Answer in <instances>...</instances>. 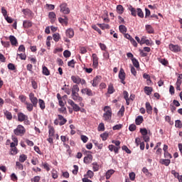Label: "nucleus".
<instances>
[{
	"instance_id": "46",
	"label": "nucleus",
	"mask_w": 182,
	"mask_h": 182,
	"mask_svg": "<svg viewBox=\"0 0 182 182\" xmlns=\"http://www.w3.org/2000/svg\"><path fill=\"white\" fill-rule=\"evenodd\" d=\"M18 99L21 100L22 103H24V105L27 102H26V96L21 95H19Z\"/></svg>"
},
{
	"instance_id": "29",
	"label": "nucleus",
	"mask_w": 182,
	"mask_h": 182,
	"mask_svg": "<svg viewBox=\"0 0 182 182\" xmlns=\"http://www.w3.org/2000/svg\"><path fill=\"white\" fill-rule=\"evenodd\" d=\"M129 11H130L132 16H137V11L133 7V6H129Z\"/></svg>"
},
{
	"instance_id": "45",
	"label": "nucleus",
	"mask_w": 182,
	"mask_h": 182,
	"mask_svg": "<svg viewBox=\"0 0 182 182\" xmlns=\"http://www.w3.org/2000/svg\"><path fill=\"white\" fill-rule=\"evenodd\" d=\"M11 154L12 156H15V154H18V148H16V146L11 147Z\"/></svg>"
},
{
	"instance_id": "26",
	"label": "nucleus",
	"mask_w": 182,
	"mask_h": 182,
	"mask_svg": "<svg viewBox=\"0 0 182 182\" xmlns=\"http://www.w3.org/2000/svg\"><path fill=\"white\" fill-rule=\"evenodd\" d=\"M144 93H146L147 96H150V95H151V92H153V87L146 86L144 88Z\"/></svg>"
},
{
	"instance_id": "50",
	"label": "nucleus",
	"mask_w": 182,
	"mask_h": 182,
	"mask_svg": "<svg viewBox=\"0 0 182 182\" xmlns=\"http://www.w3.org/2000/svg\"><path fill=\"white\" fill-rule=\"evenodd\" d=\"M118 114H120L121 117L124 116V106H122L119 111L118 112Z\"/></svg>"
},
{
	"instance_id": "23",
	"label": "nucleus",
	"mask_w": 182,
	"mask_h": 182,
	"mask_svg": "<svg viewBox=\"0 0 182 182\" xmlns=\"http://www.w3.org/2000/svg\"><path fill=\"white\" fill-rule=\"evenodd\" d=\"M27 115H26L25 114L20 112L18 114V122H23V120H25L26 119H27Z\"/></svg>"
},
{
	"instance_id": "60",
	"label": "nucleus",
	"mask_w": 182,
	"mask_h": 182,
	"mask_svg": "<svg viewBox=\"0 0 182 182\" xmlns=\"http://www.w3.org/2000/svg\"><path fill=\"white\" fill-rule=\"evenodd\" d=\"M70 51L68 50H65L64 52H63V56L64 58H70Z\"/></svg>"
},
{
	"instance_id": "52",
	"label": "nucleus",
	"mask_w": 182,
	"mask_h": 182,
	"mask_svg": "<svg viewBox=\"0 0 182 182\" xmlns=\"http://www.w3.org/2000/svg\"><path fill=\"white\" fill-rule=\"evenodd\" d=\"M136 129H137V127L134 124H132L129 127V132H134V130H136Z\"/></svg>"
},
{
	"instance_id": "48",
	"label": "nucleus",
	"mask_w": 182,
	"mask_h": 182,
	"mask_svg": "<svg viewBox=\"0 0 182 182\" xmlns=\"http://www.w3.org/2000/svg\"><path fill=\"white\" fill-rule=\"evenodd\" d=\"M98 132H105V124L104 123H100L98 125Z\"/></svg>"
},
{
	"instance_id": "42",
	"label": "nucleus",
	"mask_w": 182,
	"mask_h": 182,
	"mask_svg": "<svg viewBox=\"0 0 182 182\" xmlns=\"http://www.w3.org/2000/svg\"><path fill=\"white\" fill-rule=\"evenodd\" d=\"M4 115L7 120H12V113L9 112V111L4 112Z\"/></svg>"
},
{
	"instance_id": "36",
	"label": "nucleus",
	"mask_w": 182,
	"mask_h": 182,
	"mask_svg": "<svg viewBox=\"0 0 182 182\" xmlns=\"http://www.w3.org/2000/svg\"><path fill=\"white\" fill-rule=\"evenodd\" d=\"M119 32H121V33L124 34V33H126V32H127V28L124 25H120L119 26Z\"/></svg>"
},
{
	"instance_id": "5",
	"label": "nucleus",
	"mask_w": 182,
	"mask_h": 182,
	"mask_svg": "<svg viewBox=\"0 0 182 182\" xmlns=\"http://www.w3.org/2000/svg\"><path fill=\"white\" fill-rule=\"evenodd\" d=\"M100 80H102V76L97 75L93 78L92 80L90 81V83L92 84V86H93V87H97L99 83H100Z\"/></svg>"
},
{
	"instance_id": "39",
	"label": "nucleus",
	"mask_w": 182,
	"mask_h": 182,
	"mask_svg": "<svg viewBox=\"0 0 182 182\" xmlns=\"http://www.w3.org/2000/svg\"><path fill=\"white\" fill-rule=\"evenodd\" d=\"M158 60L161 65H164V66H167L168 65V61L166 60L165 58H158Z\"/></svg>"
},
{
	"instance_id": "40",
	"label": "nucleus",
	"mask_w": 182,
	"mask_h": 182,
	"mask_svg": "<svg viewBox=\"0 0 182 182\" xmlns=\"http://www.w3.org/2000/svg\"><path fill=\"white\" fill-rule=\"evenodd\" d=\"M12 140L14 142L10 143L11 148L16 147V146L18 145V138H13Z\"/></svg>"
},
{
	"instance_id": "47",
	"label": "nucleus",
	"mask_w": 182,
	"mask_h": 182,
	"mask_svg": "<svg viewBox=\"0 0 182 182\" xmlns=\"http://www.w3.org/2000/svg\"><path fill=\"white\" fill-rule=\"evenodd\" d=\"M58 112H60V113H63V114H68V111L66 109V107H61V108H59Z\"/></svg>"
},
{
	"instance_id": "21",
	"label": "nucleus",
	"mask_w": 182,
	"mask_h": 182,
	"mask_svg": "<svg viewBox=\"0 0 182 182\" xmlns=\"http://www.w3.org/2000/svg\"><path fill=\"white\" fill-rule=\"evenodd\" d=\"M80 79L81 78L79 76H75V75L71 76V80L73 82V83H76L77 85L80 84Z\"/></svg>"
},
{
	"instance_id": "61",
	"label": "nucleus",
	"mask_w": 182,
	"mask_h": 182,
	"mask_svg": "<svg viewBox=\"0 0 182 182\" xmlns=\"http://www.w3.org/2000/svg\"><path fill=\"white\" fill-rule=\"evenodd\" d=\"M74 170H73V174H75V176H76V174H77V172L79 171V166H77V165H74Z\"/></svg>"
},
{
	"instance_id": "25",
	"label": "nucleus",
	"mask_w": 182,
	"mask_h": 182,
	"mask_svg": "<svg viewBox=\"0 0 182 182\" xmlns=\"http://www.w3.org/2000/svg\"><path fill=\"white\" fill-rule=\"evenodd\" d=\"M145 29L147 33H154V28H153V26H151V25H146Z\"/></svg>"
},
{
	"instance_id": "64",
	"label": "nucleus",
	"mask_w": 182,
	"mask_h": 182,
	"mask_svg": "<svg viewBox=\"0 0 182 182\" xmlns=\"http://www.w3.org/2000/svg\"><path fill=\"white\" fill-rule=\"evenodd\" d=\"M75 60H71L68 63V65L70 66V68H75Z\"/></svg>"
},
{
	"instance_id": "63",
	"label": "nucleus",
	"mask_w": 182,
	"mask_h": 182,
	"mask_svg": "<svg viewBox=\"0 0 182 182\" xmlns=\"http://www.w3.org/2000/svg\"><path fill=\"white\" fill-rule=\"evenodd\" d=\"M51 174H52L53 178H54V179H56V178H58V177H59V176L58 175V171H56L55 170L52 171Z\"/></svg>"
},
{
	"instance_id": "4",
	"label": "nucleus",
	"mask_w": 182,
	"mask_h": 182,
	"mask_svg": "<svg viewBox=\"0 0 182 182\" xmlns=\"http://www.w3.org/2000/svg\"><path fill=\"white\" fill-rule=\"evenodd\" d=\"M85 153L87 154V156L84 157V163H85V164H89L93 161V156L88 154L90 153V151H85Z\"/></svg>"
},
{
	"instance_id": "62",
	"label": "nucleus",
	"mask_w": 182,
	"mask_h": 182,
	"mask_svg": "<svg viewBox=\"0 0 182 182\" xmlns=\"http://www.w3.org/2000/svg\"><path fill=\"white\" fill-rule=\"evenodd\" d=\"M31 181H32V182H39V181H41V176H36L34 178H31Z\"/></svg>"
},
{
	"instance_id": "1",
	"label": "nucleus",
	"mask_w": 182,
	"mask_h": 182,
	"mask_svg": "<svg viewBox=\"0 0 182 182\" xmlns=\"http://www.w3.org/2000/svg\"><path fill=\"white\" fill-rule=\"evenodd\" d=\"M103 119L105 122H110L112 120V108L109 106H105L104 107Z\"/></svg>"
},
{
	"instance_id": "24",
	"label": "nucleus",
	"mask_w": 182,
	"mask_h": 182,
	"mask_svg": "<svg viewBox=\"0 0 182 182\" xmlns=\"http://www.w3.org/2000/svg\"><path fill=\"white\" fill-rule=\"evenodd\" d=\"M23 28H26V29L32 27V21H28V20L24 21L23 22Z\"/></svg>"
},
{
	"instance_id": "20",
	"label": "nucleus",
	"mask_w": 182,
	"mask_h": 182,
	"mask_svg": "<svg viewBox=\"0 0 182 182\" xmlns=\"http://www.w3.org/2000/svg\"><path fill=\"white\" fill-rule=\"evenodd\" d=\"M55 136V128L52 125L48 126V137H53Z\"/></svg>"
},
{
	"instance_id": "11",
	"label": "nucleus",
	"mask_w": 182,
	"mask_h": 182,
	"mask_svg": "<svg viewBox=\"0 0 182 182\" xmlns=\"http://www.w3.org/2000/svg\"><path fill=\"white\" fill-rule=\"evenodd\" d=\"M169 49L172 52L175 53L180 52V50H181V48H180V46H178V45L173 44H169Z\"/></svg>"
},
{
	"instance_id": "8",
	"label": "nucleus",
	"mask_w": 182,
	"mask_h": 182,
	"mask_svg": "<svg viewBox=\"0 0 182 182\" xmlns=\"http://www.w3.org/2000/svg\"><path fill=\"white\" fill-rule=\"evenodd\" d=\"M119 77L121 80V83L126 85V82H124L126 79V73H124V70H123V68H121L119 72Z\"/></svg>"
},
{
	"instance_id": "44",
	"label": "nucleus",
	"mask_w": 182,
	"mask_h": 182,
	"mask_svg": "<svg viewBox=\"0 0 182 182\" xmlns=\"http://www.w3.org/2000/svg\"><path fill=\"white\" fill-rule=\"evenodd\" d=\"M53 39L55 41V42H59L60 39V35L59 33H55L53 35Z\"/></svg>"
},
{
	"instance_id": "18",
	"label": "nucleus",
	"mask_w": 182,
	"mask_h": 182,
	"mask_svg": "<svg viewBox=\"0 0 182 182\" xmlns=\"http://www.w3.org/2000/svg\"><path fill=\"white\" fill-rule=\"evenodd\" d=\"M58 21L60 22V23H62V25H65V26H68L69 19L66 16H65L64 18L60 17L58 18Z\"/></svg>"
},
{
	"instance_id": "13",
	"label": "nucleus",
	"mask_w": 182,
	"mask_h": 182,
	"mask_svg": "<svg viewBox=\"0 0 182 182\" xmlns=\"http://www.w3.org/2000/svg\"><path fill=\"white\" fill-rule=\"evenodd\" d=\"M65 35L68 36V38H70V39H72L73 36H75V31L73 30V28H68L65 31Z\"/></svg>"
},
{
	"instance_id": "6",
	"label": "nucleus",
	"mask_w": 182,
	"mask_h": 182,
	"mask_svg": "<svg viewBox=\"0 0 182 182\" xmlns=\"http://www.w3.org/2000/svg\"><path fill=\"white\" fill-rule=\"evenodd\" d=\"M68 105H70V106H71L73 107L74 112H80V107H79V105H77L76 103H75V102H73V100L70 99L68 100Z\"/></svg>"
},
{
	"instance_id": "16",
	"label": "nucleus",
	"mask_w": 182,
	"mask_h": 182,
	"mask_svg": "<svg viewBox=\"0 0 182 182\" xmlns=\"http://www.w3.org/2000/svg\"><path fill=\"white\" fill-rule=\"evenodd\" d=\"M9 41L12 46H16L18 45V40L14 36H10Z\"/></svg>"
},
{
	"instance_id": "57",
	"label": "nucleus",
	"mask_w": 182,
	"mask_h": 182,
	"mask_svg": "<svg viewBox=\"0 0 182 182\" xmlns=\"http://www.w3.org/2000/svg\"><path fill=\"white\" fill-rule=\"evenodd\" d=\"M23 14H24L25 15H31V14H32V11H31V9H23L22 10Z\"/></svg>"
},
{
	"instance_id": "14",
	"label": "nucleus",
	"mask_w": 182,
	"mask_h": 182,
	"mask_svg": "<svg viewBox=\"0 0 182 182\" xmlns=\"http://www.w3.org/2000/svg\"><path fill=\"white\" fill-rule=\"evenodd\" d=\"M108 149L111 151H114L115 154H118L119 150H120V146L116 147V146H114V145L111 144V145L108 146Z\"/></svg>"
},
{
	"instance_id": "10",
	"label": "nucleus",
	"mask_w": 182,
	"mask_h": 182,
	"mask_svg": "<svg viewBox=\"0 0 182 182\" xmlns=\"http://www.w3.org/2000/svg\"><path fill=\"white\" fill-rule=\"evenodd\" d=\"M92 65L94 68H97L99 65V58L96 53L92 54Z\"/></svg>"
},
{
	"instance_id": "59",
	"label": "nucleus",
	"mask_w": 182,
	"mask_h": 182,
	"mask_svg": "<svg viewBox=\"0 0 182 182\" xmlns=\"http://www.w3.org/2000/svg\"><path fill=\"white\" fill-rule=\"evenodd\" d=\"M7 67L9 70H15L16 69V67L13 63H9Z\"/></svg>"
},
{
	"instance_id": "22",
	"label": "nucleus",
	"mask_w": 182,
	"mask_h": 182,
	"mask_svg": "<svg viewBox=\"0 0 182 182\" xmlns=\"http://www.w3.org/2000/svg\"><path fill=\"white\" fill-rule=\"evenodd\" d=\"M113 174H114V170L113 169L108 170L105 173L106 179L109 180L112 177V176H113Z\"/></svg>"
},
{
	"instance_id": "17",
	"label": "nucleus",
	"mask_w": 182,
	"mask_h": 182,
	"mask_svg": "<svg viewBox=\"0 0 182 182\" xmlns=\"http://www.w3.org/2000/svg\"><path fill=\"white\" fill-rule=\"evenodd\" d=\"M146 109V112L148 114H151L153 113V107L150 105V102H147L145 104Z\"/></svg>"
},
{
	"instance_id": "53",
	"label": "nucleus",
	"mask_w": 182,
	"mask_h": 182,
	"mask_svg": "<svg viewBox=\"0 0 182 182\" xmlns=\"http://www.w3.org/2000/svg\"><path fill=\"white\" fill-rule=\"evenodd\" d=\"M122 150L126 151V153H127V154H132V151L127 147V146H123L122 147Z\"/></svg>"
},
{
	"instance_id": "37",
	"label": "nucleus",
	"mask_w": 182,
	"mask_h": 182,
	"mask_svg": "<svg viewBox=\"0 0 182 182\" xmlns=\"http://www.w3.org/2000/svg\"><path fill=\"white\" fill-rule=\"evenodd\" d=\"M132 60L134 68H136V69H139V68H140V64L139 63V60H137V59L136 58H132Z\"/></svg>"
},
{
	"instance_id": "31",
	"label": "nucleus",
	"mask_w": 182,
	"mask_h": 182,
	"mask_svg": "<svg viewBox=\"0 0 182 182\" xmlns=\"http://www.w3.org/2000/svg\"><path fill=\"white\" fill-rule=\"evenodd\" d=\"M79 90H80L79 85H74L72 88V95L79 93Z\"/></svg>"
},
{
	"instance_id": "38",
	"label": "nucleus",
	"mask_w": 182,
	"mask_h": 182,
	"mask_svg": "<svg viewBox=\"0 0 182 182\" xmlns=\"http://www.w3.org/2000/svg\"><path fill=\"white\" fill-rule=\"evenodd\" d=\"M43 75H45V76H49L50 75V72L46 66H43Z\"/></svg>"
},
{
	"instance_id": "12",
	"label": "nucleus",
	"mask_w": 182,
	"mask_h": 182,
	"mask_svg": "<svg viewBox=\"0 0 182 182\" xmlns=\"http://www.w3.org/2000/svg\"><path fill=\"white\" fill-rule=\"evenodd\" d=\"M59 122V126H64V124H66L68 122V119L66 118L63 117L61 114L58 115Z\"/></svg>"
},
{
	"instance_id": "54",
	"label": "nucleus",
	"mask_w": 182,
	"mask_h": 182,
	"mask_svg": "<svg viewBox=\"0 0 182 182\" xmlns=\"http://www.w3.org/2000/svg\"><path fill=\"white\" fill-rule=\"evenodd\" d=\"M16 166L19 170H23V165L22 164H21V162H19V161L16 162Z\"/></svg>"
},
{
	"instance_id": "3",
	"label": "nucleus",
	"mask_w": 182,
	"mask_h": 182,
	"mask_svg": "<svg viewBox=\"0 0 182 182\" xmlns=\"http://www.w3.org/2000/svg\"><path fill=\"white\" fill-rule=\"evenodd\" d=\"M28 97L30 99V102L31 104H33L34 107H38V102L39 100H38V98L35 97V94L33 92H31L28 95Z\"/></svg>"
},
{
	"instance_id": "49",
	"label": "nucleus",
	"mask_w": 182,
	"mask_h": 182,
	"mask_svg": "<svg viewBox=\"0 0 182 182\" xmlns=\"http://www.w3.org/2000/svg\"><path fill=\"white\" fill-rule=\"evenodd\" d=\"M100 28H101V29H110V26H109V24H99Z\"/></svg>"
},
{
	"instance_id": "34",
	"label": "nucleus",
	"mask_w": 182,
	"mask_h": 182,
	"mask_svg": "<svg viewBox=\"0 0 182 182\" xmlns=\"http://www.w3.org/2000/svg\"><path fill=\"white\" fill-rule=\"evenodd\" d=\"M117 12L119 15H122V14H123V12H124V8L123 7V6H122V5L117 6Z\"/></svg>"
},
{
	"instance_id": "58",
	"label": "nucleus",
	"mask_w": 182,
	"mask_h": 182,
	"mask_svg": "<svg viewBox=\"0 0 182 182\" xmlns=\"http://www.w3.org/2000/svg\"><path fill=\"white\" fill-rule=\"evenodd\" d=\"M140 133L142 136H147V129L146 128H141Z\"/></svg>"
},
{
	"instance_id": "27",
	"label": "nucleus",
	"mask_w": 182,
	"mask_h": 182,
	"mask_svg": "<svg viewBox=\"0 0 182 182\" xmlns=\"http://www.w3.org/2000/svg\"><path fill=\"white\" fill-rule=\"evenodd\" d=\"M116 90H114V87H113V84H109L107 89L108 95H113Z\"/></svg>"
},
{
	"instance_id": "9",
	"label": "nucleus",
	"mask_w": 182,
	"mask_h": 182,
	"mask_svg": "<svg viewBox=\"0 0 182 182\" xmlns=\"http://www.w3.org/2000/svg\"><path fill=\"white\" fill-rule=\"evenodd\" d=\"M82 95H87V96H95L96 92L92 91L90 88H84L81 90Z\"/></svg>"
},
{
	"instance_id": "35",
	"label": "nucleus",
	"mask_w": 182,
	"mask_h": 182,
	"mask_svg": "<svg viewBox=\"0 0 182 182\" xmlns=\"http://www.w3.org/2000/svg\"><path fill=\"white\" fill-rule=\"evenodd\" d=\"M38 105H39L40 109H41V110H45V107H46V106L45 105V101H43V100L39 99Z\"/></svg>"
},
{
	"instance_id": "2",
	"label": "nucleus",
	"mask_w": 182,
	"mask_h": 182,
	"mask_svg": "<svg viewBox=\"0 0 182 182\" xmlns=\"http://www.w3.org/2000/svg\"><path fill=\"white\" fill-rule=\"evenodd\" d=\"M14 133L16 136H20V137H22V136H24L25 133H26V129H25L24 126L18 124L16 129H14Z\"/></svg>"
},
{
	"instance_id": "33",
	"label": "nucleus",
	"mask_w": 182,
	"mask_h": 182,
	"mask_svg": "<svg viewBox=\"0 0 182 182\" xmlns=\"http://www.w3.org/2000/svg\"><path fill=\"white\" fill-rule=\"evenodd\" d=\"M26 106L28 112H32L33 110L34 105L31 104V102H26Z\"/></svg>"
},
{
	"instance_id": "15",
	"label": "nucleus",
	"mask_w": 182,
	"mask_h": 182,
	"mask_svg": "<svg viewBox=\"0 0 182 182\" xmlns=\"http://www.w3.org/2000/svg\"><path fill=\"white\" fill-rule=\"evenodd\" d=\"M72 99L74 100L75 102H82L83 98L79 96V93L77 94H71Z\"/></svg>"
},
{
	"instance_id": "41",
	"label": "nucleus",
	"mask_w": 182,
	"mask_h": 182,
	"mask_svg": "<svg viewBox=\"0 0 182 182\" xmlns=\"http://www.w3.org/2000/svg\"><path fill=\"white\" fill-rule=\"evenodd\" d=\"M142 172L144 174H146V176H147L148 177H151L152 174L151 173L149 172V169H147V168L144 167L142 168Z\"/></svg>"
},
{
	"instance_id": "43",
	"label": "nucleus",
	"mask_w": 182,
	"mask_h": 182,
	"mask_svg": "<svg viewBox=\"0 0 182 182\" xmlns=\"http://www.w3.org/2000/svg\"><path fill=\"white\" fill-rule=\"evenodd\" d=\"M136 14L139 18H144V13H143V11L141 10V9H137Z\"/></svg>"
},
{
	"instance_id": "51",
	"label": "nucleus",
	"mask_w": 182,
	"mask_h": 182,
	"mask_svg": "<svg viewBox=\"0 0 182 182\" xmlns=\"http://www.w3.org/2000/svg\"><path fill=\"white\" fill-rule=\"evenodd\" d=\"M175 127H178V129H181L182 127V123L181 120H176L175 122Z\"/></svg>"
},
{
	"instance_id": "7",
	"label": "nucleus",
	"mask_w": 182,
	"mask_h": 182,
	"mask_svg": "<svg viewBox=\"0 0 182 182\" xmlns=\"http://www.w3.org/2000/svg\"><path fill=\"white\" fill-rule=\"evenodd\" d=\"M60 12L63 14H65V15H68V14H70V9H68V4H62L60 6Z\"/></svg>"
},
{
	"instance_id": "30",
	"label": "nucleus",
	"mask_w": 182,
	"mask_h": 182,
	"mask_svg": "<svg viewBox=\"0 0 182 182\" xmlns=\"http://www.w3.org/2000/svg\"><path fill=\"white\" fill-rule=\"evenodd\" d=\"M161 164H163L164 166H170V164L171 163V161L170 159H161L160 160Z\"/></svg>"
},
{
	"instance_id": "19",
	"label": "nucleus",
	"mask_w": 182,
	"mask_h": 182,
	"mask_svg": "<svg viewBox=\"0 0 182 182\" xmlns=\"http://www.w3.org/2000/svg\"><path fill=\"white\" fill-rule=\"evenodd\" d=\"M48 18L50 19L51 23H53L56 21V14L52 11L48 14Z\"/></svg>"
},
{
	"instance_id": "28",
	"label": "nucleus",
	"mask_w": 182,
	"mask_h": 182,
	"mask_svg": "<svg viewBox=\"0 0 182 182\" xmlns=\"http://www.w3.org/2000/svg\"><path fill=\"white\" fill-rule=\"evenodd\" d=\"M144 120V119H143L142 116H138L135 119V123L137 126H140V124L143 123Z\"/></svg>"
},
{
	"instance_id": "55",
	"label": "nucleus",
	"mask_w": 182,
	"mask_h": 182,
	"mask_svg": "<svg viewBox=\"0 0 182 182\" xmlns=\"http://www.w3.org/2000/svg\"><path fill=\"white\" fill-rule=\"evenodd\" d=\"M93 171H99V165L95 162L92 164Z\"/></svg>"
},
{
	"instance_id": "32",
	"label": "nucleus",
	"mask_w": 182,
	"mask_h": 182,
	"mask_svg": "<svg viewBox=\"0 0 182 182\" xmlns=\"http://www.w3.org/2000/svg\"><path fill=\"white\" fill-rule=\"evenodd\" d=\"M27 159H28V156L26 155L21 154V155L19 156L18 162L25 163V161H26Z\"/></svg>"
},
{
	"instance_id": "56",
	"label": "nucleus",
	"mask_w": 182,
	"mask_h": 182,
	"mask_svg": "<svg viewBox=\"0 0 182 182\" xmlns=\"http://www.w3.org/2000/svg\"><path fill=\"white\" fill-rule=\"evenodd\" d=\"M87 176L88 178H93V176H95V173L93 171L88 170L87 172Z\"/></svg>"
}]
</instances>
